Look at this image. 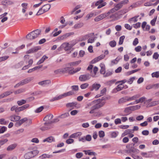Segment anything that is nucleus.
Wrapping results in <instances>:
<instances>
[{"label":"nucleus","mask_w":159,"mask_h":159,"mask_svg":"<svg viewBox=\"0 0 159 159\" xmlns=\"http://www.w3.org/2000/svg\"><path fill=\"white\" fill-rule=\"evenodd\" d=\"M98 68L96 66H94V67L93 69V71L94 73V75H91V76L93 77H95V75H96V74L97 72L98 71Z\"/></svg>","instance_id":"50"},{"label":"nucleus","mask_w":159,"mask_h":159,"mask_svg":"<svg viewBox=\"0 0 159 159\" xmlns=\"http://www.w3.org/2000/svg\"><path fill=\"white\" fill-rule=\"evenodd\" d=\"M121 123V120L120 118H117L115 120V123L116 125L120 124Z\"/></svg>","instance_id":"61"},{"label":"nucleus","mask_w":159,"mask_h":159,"mask_svg":"<svg viewBox=\"0 0 159 159\" xmlns=\"http://www.w3.org/2000/svg\"><path fill=\"white\" fill-rule=\"evenodd\" d=\"M34 78L33 77H30L27 78L23 80H24L25 83L26 84L32 80Z\"/></svg>","instance_id":"39"},{"label":"nucleus","mask_w":159,"mask_h":159,"mask_svg":"<svg viewBox=\"0 0 159 159\" xmlns=\"http://www.w3.org/2000/svg\"><path fill=\"white\" fill-rule=\"evenodd\" d=\"M100 66L101 67V69L100 71V73L104 75L105 73V69L104 65L101 63L100 64Z\"/></svg>","instance_id":"24"},{"label":"nucleus","mask_w":159,"mask_h":159,"mask_svg":"<svg viewBox=\"0 0 159 159\" xmlns=\"http://www.w3.org/2000/svg\"><path fill=\"white\" fill-rule=\"evenodd\" d=\"M70 138V139H67L66 141V143L68 144H70L74 143V140L73 139Z\"/></svg>","instance_id":"49"},{"label":"nucleus","mask_w":159,"mask_h":159,"mask_svg":"<svg viewBox=\"0 0 159 159\" xmlns=\"http://www.w3.org/2000/svg\"><path fill=\"white\" fill-rule=\"evenodd\" d=\"M135 79V77H134L130 78L128 81V83L130 84H131Z\"/></svg>","instance_id":"62"},{"label":"nucleus","mask_w":159,"mask_h":159,"mask_svg":"<svg viewBox=\"0 0 159 159\" xmlns=\"http://www.w3.org/2000/svg\"><path fill=\"white\" fill-rule=\"evenodd\" d=\"M81 5H79L76 6L75 8H74L72 11H71L70 12L71 14H74V12H75L76 10L80 8L81 7Z\"/></svg>","instance_id":"35"},{"label":"nucleus","mask_w":159,"mask_h":159,"mask_svg":"<svg viewBox=\"0 0 159 159\" xmlns=\"http://www.w3.org/2000/svg\"><path fill=\"white\" fill-rule=\"evenodd\" d=\"M91 75L89 74H86L80 75L79 78V80L81 81H84L88 80L91 78Z\"/></svg>","instance_id":"5"},{"label":"nucleus","mask_w":159,"mask_h":159,"mask_svg":"<svg viewBox=\"0 0 159 159\" xmlns=\"http://www.w3.org/2000/svg\"><path fill=\"white\" fill-rule=\"evenodd\" d=\"M124 87L122 86V84H120L117 86L116 89L117 91H120Z\"/></svg>","instance_id":"54"},{"label":"nucleus","mask_w":159,"mask_h":159,"mask_svg":"<svg viewBox=\"0 0 159 159\" xmlns=\"http://www.w3.org/2000/svg\"><path fill=\"white\" fill-rule=\"evenodd\" d=\"M55 140L54 138L52 136L48 137L43 140V142H47L48 143H51L52 142L54 141Z\"/></svg>","instance_id":"15"},{"label":"nucleus","mask_w":159,"mask_h":159,"mask_svg":"<svg viewBox=\"0 0 159 159\" xmlns=\"http://www.w3.org/2000/svg\"><path fill=\"white\" fill-rule=\"evenodd\" d=\"M72 34V33H67L65 34L62 36L61 37V39H65V38H66L68 37L69 36H70Z\"/></svg>","instance_id":"34"},{"label":"nucleus","mask_w":159,"mask_h":159,"mask_svg":"<svg viewBox=\"0 0 159 159\" xmlns=\"http://www.w3.org/2000/svg\"><path fill=\"white\" fill-rule=\"evenodd\" d=\"M157 17L154 18L151 21V24L152 26H154L155 24V22L156 20Z\"/></svg>","instance_id":"60"},{"label":"nucleus","mask_w":159,"mask_h":159,"mask_svg":"<svg viewBox=\"0 0 159 159\" xmlns=\"http://www.w3.org/2000/svg\"><path fill=\"white\" fill-rule=\"evenodd\" d=\"M53 156L52 155H49L47 154H43L39 157V158L41 159H44L45 158H50L52 157Z\"/></svg>","instance_id":"13"},{"label":"nucleus","mask_w":159,"mask_h":159,"mask_svg":"<svg viewBox=\"0 0 159 159\" xmlns=\"http://www.w3.org/2000/svg\"><path fill=\"white\" fill-rule=\"evenodd\" d=\"M105 57V55H102L99 57L95 58L92 61V63H94L100 60L103 59Z\"/></svg>","instance_id":"12"},{"label":"nucleus","mask_w":159,"mask_h":159,"mask_svg":"<svg viewBox=\"0 0 159 159\" xmlns=\"http://www.w3.org/2000/svg\"><path fill=\"white\" fill-rule=\"evenodd\" d=\"M102 20V19L101 18V16H100V15H99L98 16L96 17L94 19V20L96 22L98 21H100Z\"/></svg>","instance_id":"63"},{"label":"nucleus","mask_w":159,"mask_h":159,"mask_svg":"<svg viewBox=\"0 0 159 159\" xmlns=\"http://www.w3.org/2000/svg\"><path fill=\"white\" fill-rule=\"evenodd\" d=\"M24 157L25 159H30L33 158L30 152L26 153L24 156Z\"/></svg>","instance_id":"27"},{"label":"nucleus","mask_w":159,"mask_h":159,"mask_svg":"<svg viewBox=\"0 0 159 159\" xmlns=\"http://www.w3.org/2000/svg\"><path fill=\"white\" fill-rule=\"evenodd\" d=\"M7 122L5 121L4 118L0 119V124L3 125H6L7 124Z\"/></svg>","instance_id":"47"},{"label":"nucleus","mask_w":159,"mask_h":159,"mask_svg":"<svg viewBox=\"0 0 159 159\" xmlns=\"http://www.w3.org/2000/svg\"><path fill=\"white\" fill-rule=\"evenodd\" d=\"M94 105L91 108L92 110L89 111V113L90 114H93L94 112V110L96 109H97L99 108H96V103H93Z\"/></svg>","instance_id":"38"},{"label":"nucleus","mask_w":159,"mask_h":159,"mask_svg":"<svg viewBox=\"0 0 159 159\" xmlns=\"http://www.w3.org/2000/svg\"><path fill=\"white\" fill-rule=\"evenodd\" d=\"M30 152L32 157H34L36 156L39 153V151L38 150H34Z\"/></svg>","instance_id":"26"},{"label":"nucleus","mask_w":159,"mask_h":159,"mask_svg":"<svg viewBox=\"0 0 159 159\" xmlns=\"http://www.w3.org/2000/svg\"><path fill=\"white\" fill-rule=\"evenodd\" d=\"M69 116V114L68 112H66L65 113L61 114V115L58 116V118L61 119H64L66 118Z\"/></svg>","instance_id":"28"},{"label":"nucleus","mask_w":159,"mask_h":159,"mask_svg":"<svg viewBox=\"0 0 159 159\" xmlns=\"http://www.w3.org/2000/svg\"><path fill=\"white\" fill-rule=\"evenodd\" d=\"M89 86V84L88 83H85L82 84L80 85V88L82 89H84L87 88Z\"/></svg>","instance_id":"37"},{"label":"nucleus","mask_w":159,"mask_h":159,"mask_svg":"<svg viewBox=\"0 0 159 159\" xmlns=\"http://www.w3.org/2000/svg\"><path fill=\"white\" fill-rule=\"evenodd\" d=\"M26 102V100L24 99H22L20 100L17 101V103L19 106H21L25 104Z\"/></svg>","instance_id":"30"},{"label":"nucleus","mask_w":159,"mask_h":159,"mask_svg":"<svg viewBox=\"0 0 159 159\" xmlns=\"http://www.w3.org/2000/svg\"><path fill=\"white\" fill-rule=\"evenodd\" d=\"M41 30L37 29L29 33L26 36L27 39L33 40L37 38L40 34Z\"/></svg>","instance_id":"1"},{"label":"nucleus","mask_w":159,"mask_h":159,"mask_svg":"<svg viewBox=\"0 0 159 159\" xmlns=\"http://www.w3.org/2000/svg\"><path fill=\"white\" fill-rule=\"evenodd\" d=\"M159 57V55L158 54L157 52H156L154 53L153 56V58L155 60H157L158 59Z\"/></svg>","instance_id":"56"},{"label":"nucleus","mask_w":159,"mask_h":159,"mask_svg":"<svg viewBox=\"0 0 159 159\" xmlns=\"http://www.w3.org/2000/svg\"><path fill=\"white\" fill-rule=\"evenodd\" d=\"M84 25V23L82 22H80L79 23H78L74 25V28L76 29L81 28Z\"/></svg>","instance_id":"29"},{"label":"nucleus","mask_w":159,"mask_h":159,"mask_svg":"<svg viewBox=\"0 0 159 159\" xmlns=\"http://www.w3.org/2000/svg\"><path fill=\"white\" fill-rule=\"evenodd\" d=\"M45 12H46V11H44V9H43V8L42 7H41L39 9V10L37 13L36 15L39 16L45 13Z\"/></svg>","instance_id":"36"},{"label":"nucleus","mask_w":159,"mask_h":159,"mask_svg":"<svg viewBox=\"0 0 159 159\" xmlns=\"http://www.w3.org/2000/svg\"><path fill=\"white\" fill-rule=\"evenodd\" d=\"M83 156L82 152H78L76 154L75 157L77 158H80Z\"/></svg>","instance_id":"51"},{"label":"nucleus","mask_w":159,"mask_h":159,"mask_svg":"<svg viewBox=\"0 0 159 159\" xmlns=\"http://www.w3.org/2000/svg\"><path fill=\"white\" fill-rule=\"evenodd\" d=\"M77 103L76 102H73L67 103L66 107H76Z\"/></svg>","instance_id":"19"},{"label":"nucleus","mask_w":159,"mask_h":159,"mask_svg":"<svg viewBox=\"0 0 159 159\" xmlns=\"http://www.w3.org/2000/svg\"><path fill=\"white\" fill-rule=\"evenodd\" d=\"M26 84L25 83V82L24 81V80H22L21 81H20V82L18 83V84H16L15 86V88H16L17 87H18L20 86V85H23L25 84Z\"/></svg>","instance_id":"33"},{"label":"nucleus","mask_w":159,"mask_h":159,"mask_svg":"<svg viewBox=\"0 0 159 159\" xmlns=\"http://www.w3.org/2000/svg\"><path fill=\"white\" fill-rule=\"evenodd\" d=\"M27 120V118H25L21 120H18L15 124V125L16 126H20L23 123Z\"/></svg>","instance_id":"9"},{"label":"nucleus","mask_w":159,"mask_h":159,"mask_svg":"<svg viewBox=\"0 0 159 159\" xmlns=\"http://www.w3.org/2000/svg\"><path fill=\"white\" fill-rule=\"evenodd\" d=\"M127 101V96H125L119 99L118 101V103L119 104H122Z\"/></svg>","instance_id":"23"},{"label":"nucleus","mask_w":159,"mask_h":159,"mask_svg":"<svg viewBox=\"0 0 159 159\" xmlns=\"http://www.w3.org/2000/svg\"><path fill=\"white\" fill-rule=\"evenodd\" d=\"M128 2V0H125L121 1L120 2H119V3L123 7V5L127 4Z\"/></svg>","instance_id":"53"},{"label":"nucleus","mask_w":159,"mask_h":159,"mask_svg":"<svg viewBox=\"0 0 159 159\" xmlns=\"http://www.w3.org/2000/svg\"><path fill=\"white\" fill-rule=\"evenodd\" d=\"M17 146L16 144H13L9 145L7 148V150L8 151H11L14 149Z\"/></svg>","instance_id":"20"},{"label":"nucleus","mask_w":159,"mask_h":159,"mask_svg":"<svg viewBox=\"0 0 159 159\" xmlns=\"http://www.w3.org/2000/svg\"><path fill=\"white\" fill-rule=\"evenodd\" d=\"M109 44L111 47H114L116 45V42L115 40H113L109 42Z\"/></svg>","instance_id":"43"},{"label":"nucleus","mask_w":159,"mask_h":159,"mask_svg":"<svg viewBox=\"0 0 159 159\" xmlns=\"http://www.w3.org/2000/svg\"><path fill=\"white\" fill-rule=\"evenodd\" d=\"M2 3L3 5L7 6L13 4L14 2L10 0H4L2 2Z\"/></svg>","instance_id":"14"},{"label":"nucleus","mask_w":159,"mask_h":159,"mask_svg":"<svg viewBox=\"0 0 159 159\" xmlns=\"http://www.w3.org/2000/svg\"><path fill=\"white\" fill-rule=\"evenodd\" d=\"M69 45V43H63L61 47L62 48H64V50H67L66 48Z\"/></svg>","instance_id":"48"},{"label":"nucleus","mask_w":159,"mask_h":159,"mask_svg":"<svg viewBox=\"0 0 159 159\" xmlns=\"http://www.w3.org/2000/svg\"><path fill=\"white\" fill-rule=\"evenodd\" d=\"M60 99H61V97H60V95H59V96H58L57 97H54V98H53L51 99L50 100V101L52 102L54 101L55 100H59Z\"/></svg>","instance_id":"59"},{"label":"nucleus","mask_w":159,"mask_h":159,"mask_svg":"<svg viewBox=\"0 0 159 159\" xmlns=\"http://www.w3.org/2000/svg\"><path fill=\"white\" fill-rule=\"evenodd\" d=\"M141 25V23L140 22H138L135 24L133 25V27L135 29L139 28Z\"/></svg>","instance_id":"57"},{"label":"nucleus","mask_w":159,"mask_h":159,"mask_svg":"<svg viewBox=\"0 0 159 159\" xmlns=\"http://www.w3.org/2000/svg\"><path fill=\"white\" fill-rule=\"evenodd\" d=\"M91 140V136L90 135H87L85 137V140L90 141Z\"/></svg>","instance_id":"64"},{"label":"nucleus","mask_w":159,"mask_h":159,"mask_svg":"<svg viewBox=\"0 0 159 159\" xmlns=\"http://www.w3.org/2000/svg\"><path fill=\"white\" fill-rule=\"evenodd\" d=\"M141 155L143 157H145L146 158H148L150 157L149 154H148L147 152H142L141 153Z\"/></svg>","instance_id":"46"},{"label":"nucleus","mask_w":159,"mask_h":159,"mask_svg":"<svg viewBox=\"0 0 159 159\" xmlns=\"http://www.w3.org/2000/svg\"><path fill=\"white\" fill-rule=\"evenodd\" d=\"M108 99V98L106 96H103L101 98L95 100L93 102V103H96V108H100L102 107L105 103L106 102L103 101H105Z\"/></svg>","instance_id":"2"},{"label":"nucleus","mask_w":159,"mask_h":159,"mask_svg":"<svg viewBox=\"0 0 159 159\" xmlns=\"http://www.w3.org/2000/svg\"><path fill=\"white\" fill-rule=\"evenodd\" d=\"M7 141L8 140L7 139H5L0 140V147L1 146L3 145L5 143L7 142Z\"/></svg>","instance_id":"55"},{"label":"nucleus","mask_w":159,"mask_h":159,"mask_svg":"<svg viewBox=\"0 0 159 159\" xmlns=\"http://www.w3.org/2000/svg\"><path fill=\"white\" fill-rule=\"evenodd\" d=\"M53 115L52 114H50L46 116L43 119L44 121L51 120L53 118Z\"/></svg>","instance_id":"22"},{"label":"nucleus","mask_w":159,"mask_h":159,"mask_svg":"<svg viewBox=\"0 0 159 159\" xmlns=\"http://www.w3.org/2000/svg\"><path fill=\"white\" fill-rule=\"evenodd\" d=\"M81 62V60H79L78 61H75L72 62L70 63H69L68 64V66H75L78 65Z\"/></svg>","instance_id":"17"},{"label":"nucleus","mask_w":159,"mask_h":159,"mask_svg":"<svg viewBox=\"0 0 159 159\" xmlns=\"http://www.w3.org/2000/svg\"><path fill=\"white\" fill-rule=\"evenodd\" d=\"M44 11L46 12L48 11L51 7V5L50 4H46L43 5L42 7Z\"/></svg>","instance_id":"21"},{"label":"nucleus","mask_w":159,"mask_h":159,"mask_svg":"<svg viewBox=\"0 0 159 159\" xmlns=\"http://www.w3.org/2000/svg\"><path fill=\"white\" fill-rule=\"evenodd\" d=\"M122 7V6L119 3L116 5L114 8L110 9V10L111 13H113L115 12L116 11H118L119 10L121 9Z\"/></svg>","instance_id":"8"},{"label":"nucleus","mask_w":159,"mask_h":159,"mask_svg":"<svg viewBox=\"0 0 159 159\" xmlns=\"http://www.w3.org/2000/svg\"><path fill=\"white\" fill-rule=\"evenodd\" d=\"M152 77L158 78L159 77V71H157L153 72L152 74Z\"/></svg>","instance_id":"41"},{"label":"nucleus","mask_w":159,"mask_h":159,"mask_svg":"<svg viewBox=\"0 0 159 159\" xmlns=\"http://www.w3.org/2000/svg\"><path fill=\"white\" fill-rule=\"evenodd\" d=\"M98 135L100 138H103L105 136L104 132L102 130H101L98 132Z\"/></svg>","instance_id":"45"},{"label":"nucleus","mask_w":159,"mask_h":159,"mask_svg":"<svg viewBox=\"0 0 159 159\" xmlns=\"http://www.w3.org/2000/svg\"><path fill=\"white\" fill-rule=\"evenodd\" d=\"M135 143H132L131 144L127 145L126 146V148L128 149L126 150V152L128 153H130L131 152L138 153L139 152V150L136 148H134V146Z\"/></svg>","instance_id":"3"},{"label":"nucleus","mask_w":159,"mask_h":159,"mask_svg":"<svg viewBox=\"0 0 159 159\" xmlns=\"http://www.w3.org/2000/svg\"><path fill=\"white\" fill-rule=\"evenodd\" d=\"M25 91V90L24 89H21L15 91L14 92V93L15 94H19L20 93L23 92Z\"/></svg>","instance_id":"44"},{"label":"nucleus","mask_w":159,"mask_h":159,"mask_svg":"<svg viewBox=\"0 0 159 159\" xmlns=\"http://www.w3.org/2000/svg\"><path fill=\"white\" fill-rule=\"evenodd\" d=\"M101 86V85L100 84L95 83L93 84L91 86H90L89 88L91 91H93V90L97 91L99 89Z\"/></svg>","instance_id":"6"},{"label":"nucleus","mask_w":159,"mask_h":159,"mask_svg":"<svg viewBox=\"0 0 159 159\" xmlns=\"http://www.w3.org/2000/svg\"><path fill=\"white\" fill-rule=\"evenodd\" d=\"M51 83V81L49 80H47L39 82L38 84L39 85L44 86L50 84Z\"/></svg>","instance_id":"11"},{"label":"nucleus","mask_w":159,"mask_h":159,"mask_svg":"<svg viewBox=\"0 0 159 159\" xmlns=\"http://www.w3.org/2000/svg\"><path fill=\"white\" fill-rule=\"evenodd\" d=\"M51 128L50 126H47V125H44L41 127L40 129H41L42 131H45V130H47L49 129H50Z\"/></svg>","instance_id":"32"},{"label":"nucleus","mask_w":159,"mask_h":159,"mask_svg":"<svg viewBox=\"0 0 159 159\" xmlns=\"http://www.w3.org/2000/svg\"><path fill=\"white\" fill-rule=\"evenodd\" d=\"M139 17V16H135L133 17H132L130 19H129V20H131L134 19V23L136 22L137 21L138 19L137 18Z\"/></svg>","instance_id":"58"},{"label":"nucleus","mask_w":159,"mask_h":159,"mask_svg":"<svg viewBox=\"0 0 159 159\" xmlns=\"http://www.w3.org/2000/svg\"><path fill=\"white\" fill-rule=\"evenodd\" d=\"M111 13V12L110 10H109L107 13H105L101 14L100 15V16H101V17L102 20L104 18H105L106 17L108 16Z\"/></svg>","instance_id":"25"},{"label":"nucleus","mask_w":159,"mask_h":159,"mask_svg":"<svg viewBox=\"0 0 159 159\" xmlns=\"http://www.w3.org/2000/svg\"><path fill=\"white\" fill-rule=\"evenodd\" d=\"M138 98V97L137 95H134L132 97H128V96H127V101H129L133 100L136 99V98Z\"/></svg>","instance_id":"31"},{"label":"nucleus","mask_w":159,"mask_h":159,"mask_svg":"<svg viewBox=\"0 0 159 159\" xmlns=\"http://www.w3.org/2000/svg\"><path fill=\"white\" fill-rule=\"evenodd\" d=\"M82 134V133L81 132H77L75 133H74L71 135L70 136V138H76L77 137L81 136Z\"/></svg>","instance_id":"16"},{"label":"nucleus","mask_w":159,"mask_h":159,"mask_svg":"<svg viewBox=\"0 0 159 159\" xmlns=\"http://www.w3.org/2000/svg\"><path fill=\"white\" fill-rule=\"evenodd\" d=\"M20 117L19 116L16 115H12L10 117V120L12 121L16 122L20 120Z\"/></svg>","instance_id":"10"},{"label":"nucleus","mask_w":159,"mask_h":159,"mask_svg":"<svg viewBox=\"0 0 159 159\" xmlns=\"http://www.w3.org/2000/svg\"><path fill=\"white\" fill-rule=\"evenodd\" d=\"M7 129V127L5 126H2L1 127H0V133H3Z\"/></svg>","instance_id":"52"},{"label":"nucleus","mask_w":159,"mask_h":159,"mask_svg":"<svg viewBox=\"0 0 159 159\" xmlns=\"http://www.w3.org/2000/svg\"><path fill=\"white\" fill-rule=\"evenodd\" d=\"M126 10L125 9H123L120 11L118 12V16L116 17V19H118L121 17L120 16L122 14H124L126 12Z\"/></svg>","instance_id":"18"},{"label":"nucleus","mask_w":159,"mask_h":159,"mask_svg":"<svg viewBox=\"0 0 159 159\" xmlns=\"http://www.w3.org/2000/svg\"><path fill=\"white\" fill-rule=\"evenodd\" d=\"M41 49V47L40 46H36L32 48L26 52L27 54H30L35 52H37L38 50H40Z\"/></svg>","instance_id":"7"},{"label":"nucleus","mask_w":159,"mask_h":159,"mask_svg":"<svg viewBox=\"0 0 159 159\" xmlns=\"http://www.w3.org/2000/svg\"><path fill=\"white\" fill-rule=\"evenodd\" d=\"M44 109L43 106H41L40 107L37 108L35 111V113H38L41 112Z\"/></svg>","instance_id":"42"},{"label":"nucleus","mask_w":159,"mask_h":159,"mask_svg":"<svg viewBox=\"0 0 159 159\" xmlns=\"http://www.w3.org/2000/svg\"><path fill=\"white\" fill-rule=\"evenodd\" d=\"M125 38V36H122L120 37L119 39V45H121L123 44L124 40Z\"/></svg>","instance_id":"40"},{"label":"nucleus","mask_w":159,"mask_h":159,"mask_svg":"<svg viewBox=\"0 0 159 159\" xmlns=\"http://www.w3.org/2000/svg\"><path fill=\"white\" fill-rule=\"evenodd\" d=\"M81 69L80 67H79L76 68L74 70H72V68L67 67L62 69V72L63 73L68 72L69 74H71L80 71Z\"/></svg>","instance_id":"4"}]
</instances>
